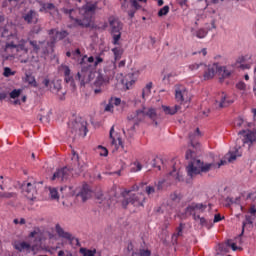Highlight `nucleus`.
Here are the masks:
<instances>
[{
  "mask_svg": "<svg viewBox=\"0 0 256 256\" xmlns=\"http://www.w3.org/2000/svg\"><path fill=\"white\" fill-rule=\"evenodd\" d=\"M13 197H15L13 192H0V199H11Z\"/></svg>",
  "mask_w": 256,
  "mask_h": 256,
  "instance_id": "nucleus-45",
  "label": "nucleus"
},
{
  "mask_svg": "<svg viewBox=\"0 0 256 256\" xmlns=\"http://www.w3.org/2000/svg\"><path fill=\"white\" fill-rule=\"evenodd\" d=\"M108 21L111 28V33H121V29H123V24H121L118 19H116L115 17H110Z\"/></svg>",
  "mask_w": 256,
  "mask_h": 256,
  "instance_id": "nucleus-19",
  "label": "nucleus"
},
{
  "mask_svg": "<svg viewBox=\"0 0 256 256\" xmlns=\"http://www.w3.org/2000/svg\"><path fill=\"white\" fill-rule=\"evenodd\" d=\"M162 109H163L165 115H175V113H177V111L181 110V106L175 105L173 107H169V106L163 105Z\"/></svg>",
  "mask_w": 256,
  "mask_h": 256,
  "instance_id": "nucleus-27",
  "label": "nucleus"
},
{
  "mask_svg": "<svg viewBox=\"0 0 256 256\" xmlns=\"http://www.w3.org/2000/svg\"><path fill=\"white\" fill-rule=\"evenodd\" d=\"M171 201H181V196L177 192L170 194Z\"/></svg>",
  "mask_w": 256,
  "mask_h": 256,
  "instance_id": "nucleus-50",
  "label": "nucleus"
},
{
  "mask_svg": "<svg viewBox=\"0 0 256 256\" xmlns=\"http://www.w3.org/2000/svg\"><path fill=\"white\" fill-rule=\"evenodd\" d=\"M140 256H151V251L149 250H140Z\"/></svg>",
  "mask_w": 256,
  "mask_h": 256,
  "instance_id": "nucleus-62",
  "label": "nucleus"
},
{
  "mask_svg": "<svg viewBox=\"0 0 256 256\" xmlns=\"http://www.w3.org/2000/svg\"><path fill=\"white\" fill-rule=\"evenodd\" d=\"M249 213H250V215H253V216L256 215V207H255V205H252V206L250 207Z\"/></svg>",
  "mask_w": 256,
  "mask_h": 256,
  "instance_id": "nucleus-64",
  "label": "nucleus"
},
{
  "mask_svg": "<svg viewBox=\"0 0 256 256\" xmlns=\"http://www.w3.org/2000/svg\"><path fill=\"white\" fill-rule=\"evenodd\" d=\"M48 35L51 38V44L55 45L57 41H63L65 37H68L69 32H67V30L57 31L56 29H51L49 30Z\"/></svg>",
  "mask_w": 256,
  "mask_h": 256,
  "instance_id": "nucleus-10",
  "label": "nucleus"
},
{
  "mask_svg": "<svg viewBox=\"0 0 256 256\" xmlns=\"http://www.w3.org/2000/svg\"><path fill=\"white\" fill-rule=\"evenodd\" d=\"M26 81L29 85H32V87H37V80H35L34 76L27 74Z\"/></svg>",
  "mask_w": 256,
  "mask_h": 256,
  "instance_id": "nucleus-43",
  "label": "nucleus"
},
{
  "mask_svg": "<svg viewBox=\"0 0 256 256\" xmlns=\"http://www.w3.org/2000/svg\"><path fill=\"white\" fill-rule=\"evenodd\" d=\"M72 166L69 167H64L62 169H58L52 176V181H67L69 179L70 175H73L72 171H75V169H79L81 167V164L79 163V154L75 152L74 150L72 151Z\"/></svg>",
  "mask_w": 256,
  "mask_h": 256,
  "instance_id": "nucleus-4",
  "label": "nucleus"
},
{
  "mask_svg": "<svg viewBox=\"0 0 256 256\" xmlns=\"http://www.w3.org/2000/svg\"><path fill=\"white\" fill-rule=\"evenodd\" d=\"M205 209H207V205L193 202L188 207H186V213L192 215V217H195V215H199L198 213H204Z\"/></svg>",
  "mask_w": 256,
  "mask_h": 256,
  "instance_id": "nucleus-9",
  "label": "nucleus"
},
{
  "mask_svg": "<svg viewBox=\"0 0 256 256\" xmlns=\"http://www.w3.org/2000/svg\"><path fill=\"white\" fill-rule=\"evenodd\" d=\"M79 253L82 256H95V254L97 253V250L96 249L89 250L87 248L82 247L79 249Z\"/></svg>",
  "mask_w": 256,
  "mask_h": 256,
  "instance_id": "nucleus-35",
  "label": "nucleus"
},
{
  "mask_svg": "<svg viewBox=\"0 0 256 256\" xmlns=\"http://www.w3.org/2000/svg\"><path fill=\"white\" fill-rule=\"evenodd\" d=\"M186 159L189 160V163L186 167V173L190 179H195L197 175H203L213 171V169H219L222 165H226V160H221L218 164L215 162L205 163L201 159L195 158V151L188 150L185 155Z\"/></svg>",
  "mask_w": 256,
  "mask_h": 256,
  "instance_id": "nucleus-1",
  "label": "nucleus"
},
{
  "mask_svg": "<svg viewBox=\"0 0 256 256\" xmlns=\"http://www.w3.org/2000/svg\"><path fill=\"white\" fill-rule=\"evenodd\" d=\"M240 69H242L243 71H245V69H251V64H241L238 66Z\"/></svg>",
  "mask_w": 256,
  "mask_h": 256,
  "instance_id": "nucleus-63",
  "label": "nucleus"
},
{
  "mask_svg": "<svg viewBox=\"0 0 256 256\" xmlns=\"http://www.w3.org/2000/svg\"><path fill=\"white\" fill-rule=\"evenodd\" d=\"M22 191L30 201L37 200V182L30 181V182H23L22 184Z\"/></svg>",
  "mask_w": 256,
  "mask_h": 256,
  "instance_id": "nucleus-7",
  "label": "nucleus"
},
{
  "mask_svg": "<svg viewBox=\"0 0 256 256\" xmlns=\"http://www.w3.org/2000/svg\"><path fill=\"white\" fill-rule=\"evenodd\" d=\"M22 19H24L28 25H31L32 23L37 25V23H39V14L35 10H30L23 14Z\"/></svg>",
  "mask_w": 256,
  "mask_h": 256,
  "instance_id": "nucleus-14",
  "label": "nucleus"
},
{
  "mask_svg": "<svg viewBox=\"0 0 256 256\" xmlns=\"http://www.w3.org/2000/svg\"><path fill=\"white\" fill-rule=\"evenodd\" d=\"M234 125L236 127H243V125H245V120H243V118H237L235 121H234Z\"/></svg>",
  "mask_w": 256,
  "mask_h": 256,
  "instance_id": "nucleus-51",
  "label": "nucleus"
},
{
  "mask_svg": "<svg viewBox=\"0 0 256 256\" xmlns=\"http://www.w3.org/2000/svg\"><path fill=\"white\" fill-rule=\"evenodd\" d=\"M91 188L89 187V184H83L79 193L77 194V197H81L83 203L87 201V199H90L91 197Z\"/></svg>",
  "mask_w": 256,
  "mask_h": 256,
  "instance_id": "nucleus-18",
  "label": "nucleus"
},
{
  "mask_svg": "<svg viewBox=\"0 0 256 256\" xmlns=\"http://www.w3.org/2000/svg\"><path fill=\"white\" fill-rule=\"evenodd\" d=\"M145 108L142 110H136L128 115V121H134V124H129L130 127L127 130H123L124 135H128V137H132L135 135V125H139L141 121H145L146 118Z\"/></svg>",
  "mask_w": 256,
  "mask_h": 256,
  "instance_id": "nucleus-5",
  "label": "nucleus"
},
{
  "mask_svg": "<svg viewBox=\"0 0 256 256\" xmlns=\"http://www.w3.org/2000/svg\"><path fill=\"white\" fill-rule=\"evenodd\" d=\"M169 13V6H164L158 11V17H164V15H167Z\"/></svg>",
  "mask_w": 256,
  "mask_h": 256,
  "instance_id": "nucleus-48",
  "label": "nucleus"
},
{
  "mask_svg": "<svg viewBox=\"0 0 256 256\" xmlns=\"http://www.w3.org/2000/svg\"><path fill=\"white\" fill-rule=\"evenodd\" d=\"M241 155H243V152L241 151V146H239V147H234L232 150H230L225 157L228 163H233V161H235L237 157H241Z\"/></svg>",
  "mask_w": 256,
  "mask_h": 256,
  "instance_id": "nucleus-17",
  "label": "nucleus"
},
{
  "mask_svg": "<svg viewBox=\"0 0 256 256\" xmlns=\"http://www.w3.org/2000/svg\"><path fill=\"white\" fill-rule=\"evenodd\" d=\"M209 31H207L206 29L204 28H200L199 30H197L195 32V36L198 38V39H205V37H207Z\"/></svg>",
  "mask_w": 256,
  "mask_h": 256,
  "instance_id": "nucleus-37",
  "label": "nucleus"
},
{
  "mask_svg": "<svg viewBox=\"0 0 256 256\" xmlns=\"http://www.w3.org/2000/svg\"><path fill=\"white\" fill-rule=\"evenodd\" d=\"M155 186L148 185L145 187V193L148 195V197H151V195H155Z\"/></svg>",
  "mask_w": 256,
  "mask_h": 256,
  "instance_id": "nucleus-46",
  "label": "nucleus"
},
{
  "mask_svg": "<svg viewBox=\"0 0 256 256\" xmlns=\"http://www.w3.org/2000/svg\"><path fill=\"white\" fill-rule=\"evenodd\" d=\"M178 76H179V73L172 71L163 76V81L165 83H171V81H173V79H175V77H178Z\"/></svg>",
  "mask_w": 256,
  "mask_h": 256,
  "instance_id": "nucleus-33",
  "label": "nucleus"
},
{
  "mask_svg": "<svg viewBox=\"0 0 256 256\" xmlns=\"http://www.w3.org/2000/svg\"><path fill=\"white\" fill-rule=\"evenodd\" d=\"M99 5V1H90L87 2L81 9L83 12V19H79L75 17L77 15L76 9H67L63 8L62 12L64 15H68L69 19L73 21L74 25L77 27H90L93 16L95 15V11H97V7Z\"/></svg>",
  "mask_w": 256,
  "mask_h": 256,
  "instance_id": "nucleus-2",
  "label": "nucleus"
},
{
  "mask_svg": "<svg viewBox=\"0 0 256 256\" xmlns=\"http://www.w3.org/2000/svg\"><path fill=\"white\" fill-rule=\"evenodd\" d=\"M115 126H112L110 129V139L111 145L114 147V151H117L119 147H123V140H121V136L119 134H115Z\"/></svg>",
  "mask_w": 256,
  "mask_h": 256,
  "instance_id": "nucleus-13",
  "label": "nucleus"
},
{
  "mask_svg": "<svg viewBox=\"0 0 256 256\" xmlns=\"http://www.w3.org/2000/svg\"><path fill=\"white\" fill-rule=\"evenodd\" d=\"M110 77L107 74L98 72V75L94 81V87H105L109 85Z\"/></svg>",
  "mask_w": 256,
  "mask_h": 256,
  "instance_id": "nucleus-16",
  "label": "nucleus"
},
{
  "mask_svg": "<svg viewBox=\"0 0 256 256\" xmlns=\"http://www.w3.org/2000/svg\"><path fill=\"white\" fill-rule=\"evenodd\" d=\"M76 129H78L79 135H82V137H86L88 130H87V121L82 120L81 122L75 123Z\"/></svg>",
  "mask_w": 256,
  "mask_h": 256,
  "instance_id": "nucleus-23",
  "label": "nucleus"
},
{
  "mask_svg": "<svg viewBox=\"0 0 256 256\" xmlns=\"http://www.w3.org/2000/svg\"><path fill=\"white\" fill-rule=\"evenodd\" d=\"M110 102H112V104L115 105L116 107H119V105H121L120 98H110Z\"/></svg>",
  "mask_w": 256,
  "mask_h": 256,
  "instance_id": "nucleus-55",
  "label": "nucleus"
},
{
  "mask_svg": "<svg viewBox=\"0 0 256 256\" xmlns=\"http://www.w3.org/2000/svg\"><path fill=\"white\" fill-rule=\"evenodd\" d=\"M142 169H143V165H141V162L136 161L132 164L131 172L137 173V172L141 171Z\"/></svg>",
  "mask_w": 256,
  "mask_h": 256,
  "instance_id": "nucleus-40",
  "label": "nucleus"
},
{
  "mask_svg": "<svg viewBox=\"0 0 256 256\" xmlns=\"http://www.w3.org/2000/svg\"><path fill=\"white\" fill-rule=\"evenodd\" d=\"M193 219H194V221H199V224H200L202 227H206V225H207V220H206L204 217H201L199 214H194Z\"/></svg>",
  "mask_w": 256,
  "mask_h": 256,
  "instance_id": "nucleus-41",
  "label": "nucleus"
},
{
  "mask_svg": "<svg viewBox=\"0 0 256 256\" xmlns=\"http://www.w3.org/2000/svg\"><path fill=\"white\" fill-rule=\"evenodd\" d=\"M201 137V131L199 128H196V130L193 133H190L189 139H190V144L193 149H200L201 144L199 143V138Z\"/></svg>",
  "mask_w": 256,
  "mask_h": 256,
  "instance_id": "nucleus-15",
  "label": "nucleus"
},
{
  "mask_svg": "<svg viewBox=\"0 0 256 256\" xmlns=\"http://www.w3.org/2000/svg\"><path fill=\"white\" fill-rule=\"evenodd\" d=\"M202 71H204V74H203L204 81H209L210 79H213L215 77L217 67L215 65L213 66L206 65V68H203Z\"/></svg>",
  "mask_w": 256,
  "mask_h": 256,
  "instance_id": "nucleus-20",
  "label": "nucleus"
},
{
  "mask_svg": "<svg viewBox=\"0 0 256 256\" xmlns=\"http://www.w3.org/2000/svg\"><path fill=\"white\" fill-rule=\"evenodd\" d=\"M39 11L40 13H49L54 19L59 17V8L53 3H43Z\"/></svg>",
  "mask_w": 256,
  "mask_h": 256,
  "instance_id": "nucleus-11",
  "label": "nucleus"
},
{
  "mask_svg": "<svg viewBox=\"0 0 256 256\" xmlns=\"http://www.w3.org/2000/svg\"><path fill=\"white\" fill-rule=\"evenodd\" d=\"M192 98L193 96L187 87L181 84L175 85V99L180 105H183V103H191Z\"/></svg>",
  "mask_w": 256,
  "mask_h": 256,
  "instance_id": "nucleus-6",
  "label": "nucleus"
},
{
  "mask_svg": "<svg viewBox=\"0 0 256 256\" xmlns=\"http://www.w3.org/2000/svg\"><path fill=\"white\" fill-rule=\"evenodd\" d=\"M62 71L64 73V81L66 83H73V75L71 74V68L67 65H62Z\"/></svg>",
  "mask_w": 256,
  "mask_h": 256,
  "instance_id": "nucleus-25",
  "label": "nucleus"
},
{
  "mask_svg": "<svg viewBox=\"0 0 256 256\" xmlns=\"http://www.w3.org/2000/svg\"><path fill=\"white\" fill-rule=\"evenodd\" d=\"M232 103L233 100L231 99V96L227 95L225 92H219L215 97L216 109H225V107H229Z\"/></svg>",
  "mask_w": 256,
  "mask_h": 256,
  "instance_id": "nucleus-8",
  "label": "nucleus"
},
{
  "mask_svg": "<svg viewBox=\"0 0 256 256\" xmlns=\"http://www.w3.org/2000/svg\"><path fill=\"white\" fill-rule=\"evenodd\" d=\"M100 63H103V58L101 56H97L94 60V67H97Z\"/></svg>",
  "mask_w": 256,
  "mask_h": 256,
  "instance_id": "nucleus-59",
  "label": "nucleus"
},
{
  "mask_svg": "<svg viewBox=\"0 0 256 256\" xmlns=\"http://www.w3.org/2000/svg\"><path fill=\"white\" fill-rule=\"evenodd\" d=\"M55 230H56L58 237H61L62 239H67V241H73L75 239L73 237V234H71L69 232H65V230L59 224H56Z\"/></svg>",
  "mask_w": 256,
  "mask_h": 256,
  "instance_id": "nucleus-21",
  "label": "nucleus"
},
{
  "mask_svg": "<svg viewBox=\"0 0 256 256\" xmlns=\"http://www.w3.org/2000/svg\"><path fill=\"white\" fill-rule=\"evenodd\" d=\"M101 152L100 155L101 157H107V155H109V151L106 148H103L100 146Z\"/></svg>",
  "mask_w": 256,
  "mask_h": 256,
  "instance_id": "nucleus-61",
  "label": "nucleus"
},
{
  "mask_svg": "<svg viewBox=\"0 0 256 256\" xmlns=\"http://www.w3.org/2000/svg\"><path fill=\"white\" fill-rule=\"evenodd\" d=\"M151 89H153V82H149L142 89V99H147L151 95Z\"/></svg>",
  "mask_w": 256,
  "mask_h": 256,
  "instance_id": "nucleus-31",
  "label": "nucleus"
},
{
  "mask_svg": "<svg viewBox=\"0 0 256 256\" xmlns=\"http://www.w3.org/2000/svg\"><path fill=\"white\" fill-rule=\"evenodd\" d=\"M145 201H147V197L143 193H136L130 196V203L134 207H144Z\"/></svg>",
  "mask_w": 256,
  "mask_h": 256,
  "instance_id": "nucleus-12",
  "label": "nucleus"
},
{
  "mask_svg": "<svg viewBox=\"0 0 256 256\" xmlns=\"http://www.w3.org/2000/svg\"><path fill=\"white\" fill-rule=\"evenodd\" d=\"M145 114L146 117H149V119L154 121V125L157 127L158 123L157 121H155V119H157V111L155 110V108H149L148 110L145 109Z\"/></svg>",
  "mask_w": 256,
  "mask_h": 256,
  "instance_id": "nucleus-29",
  "label": "nucleus"
},
{
  "mask_svg": "<svg viewBox=\"0 0 256 256\" xmlns=\"http://www.w3.org/2000/svg\"><path fill=\"white\" fill-rule=\"evenodd\" d=\"M237 89H239L240 91H245L247 84H245V82L240 81L236 84Z\"/></svg>",
  "mask_w": 256,
  "mask_h": 256,
  "instance_id": "nucleus-53",
  "label": "nucleus"
},
{
  "mask_svg": "<svg viewBox=\"0 0 256 256\" xmlns=\"http://www.w3.org/2000/svg\"><path fill=\"white\" fill-rule=\"evenodd\" d=\"M49 91H51V93H59L61 91V81L53 80L50 84Z\"/></svg>",
  "mask_w": 256,
  "mask_h": 256,
  "instance_id": "nucleus-30",
  "label": "nucleus"
},
{
  "mask_svg": "<svg viewBox=\"0 0 256 256\" xmlns=\"http://www.w3.org/2000/svg\"><path fill=\"white\" fill-rule=\"evenodd\" d=\"M27 41L21 39L18 44L13 42L7 43L5 45L4 51L8 54V57H19L22 63H27L29 61V48L27 47Z\"/></svg>",
  "mask_w": 256,
  "mask_h": 256,
  "instance_id": "nucleus-3",
  "label": "nucleus"
},
{
  "mask_svg": "<svg viewBox=\"0 0 256 256\" xmlns=\"http://www.w3.org/2000/svg\"><path fill=\"white\" fill-rule=\"evenodd\" d=\"M245 225H253V217H251L250 215L245 216V221L243 222V225H242L241 235H243V233H245Z\"/></svg>",
  "mask_w": 256,
  "mask_h": 256,
  "instance_id": "nucleus-39",
  "label": "nucleus"
},
{
  "mask_svg": "<svg viewBox=\"0 0 256 256\" xmlns=\"http://www.w3.org/2000/svg\"><path fill=\"white\" fill-rule=\"evenodd\" d=\"M136 81L137 77H135V73H129L126 75L125 79L123 80V83L126 85V89H131V87L135 85Z\"/></svg>",
  "mask_w": 256,
  "mask_h": 256,
  "instance_id": "nucleus-24",
  "label": "nucleus"
},
{
  "mask_svg": "<svg viewBox=\"0 0 256 256\" xmlns=\"http://www.w3.org/2000/svg\"><path fill=\"white\" fill-rule=\"evenodd\" d=\"M81 57V50L77 48L76 50L72 51V59L77 60Z\"/></svg>",
  "mask_w": 256,
  "mask_h": 256,
  "instance_id": "nucleus-49",
  "label": "nucleus"
},
{
  "mask_svg": "<svg viewBox=\"0 0 256 256\" xmlns=\"http://www.w3.org/2000/svg\"><path fill=\"white\" fill-rule=\"evenodd\" d=\"M89 75V68H82L81 72L77 73L76 79L84 86L85 83L89 82Z\"/></svg>",
  "mask_w": 256,
  "mask_h": 256,
  "instance_id": "nucleus-22",
  "label": "nucleus"
},
{
  "mask_svg": "<svg viewBox=\"0 0 256 256\" xmlns=\"http://www.w3.org/2000/svg\"><path fill=\"white\" fill-rule=\"evenodd\" d=\"M131 6L135 9V11L141 9V5H139V2L137 0H131Z\"/></svg>",
  "mask_w": 256,
  "mask_h": 256,
  "instance_id": "nucleus-54",
  "label": "nucleus"
},
{
  "mask_svg": "<svg viewBox=\"0 0 256 256\" xmlns=\"http://www.w3.org/2000/svg\"><path fill=\"white\" fill-rule=\"evenodd\" d=\"M23 90L21 89H14L12 92H10V98L11 99H17V97H20Z\"/></svg>",
  "mask_w": 256,
  "mask_h": 256,
  "instance_id": "nucleus-47",
  "label": "nucleus"
},
{
  "mask_svg": "<svg viewBox=\"0 0 256 256\" xmlns=\"http://www.w3.org/2000/svg\"><path fill=\"white\" fill-rule=\"evenodd\" d=\"M29 43L33 49V53H39V51H41V46L43 45V42H37V40H30Z\"/></svg>",
  "mask_w": 256,
  "mask_h": 256,
  "instance_id": "nucleus-34",
  "label": "nucleus"
},
{
  "mask_svg": "<svg viewBox=\"0 0 256 256\" xmlns=\"http://www.w3.org/2000/svg\"><path fill=\"white\" fill-rule=\"evenodd\" d=\"M223 219H225V217L221 216V214H215L214 216V223H219V221H223Z\"/></svg>",
  "mask_w": 256,
  "mask_h": 256,
  "instance_id": "nucleus-56",
  "label": "nucleus"
},
{
  "mask_svg": "<svg viewBox=\"0 0 256 256\" xmlns=\"http://www.w3.org/2000/svg\"><path fill=\"white\" fill-rule=\"evenodd\" d=\"M112 35V43L113 45H119V41L121 40V32H115V33H111Z\"/></svg>",
  "mask_w": 256,
  "mask_h": 256,
  "instance_id": "nucleus-42",
  "label": "nucleus"
},
{
  "mask_svg": "<svg viewBox=\"0 0 256 256\" xmlns=\"http://www.w3.org/2000/svg\"><path fill=\"white\" fill-rule=\"evenodd\" d=\"M188 67L190 71H203V69H207V64L200 62V63L190 64Z\"/></svg>",
  "mask_w": 256,
  "mask_h": 256,
  "instance_id": "nucleus-32",
  "label": "nucleus"
},
{
  "mask_svg": "<svg viewBox=\"0 0 256 256\" xmlns=\"http://www.w3.org/2000/svg\"><path fill=\"white\" fill-rule=\"evenodd\" d=\"M219 73L222 76V79H227L231 77L233 69L230 66H222L219 68Z\"/></svg>",
  "mask_w": 256,
  "mask_h": 256,
  "instance_id": "nucleus-26",
  "label": "nucleus"
},
{
  "mask_svg": "<svg viewBox=\"0 0 256 256\" xmlns=\"http://www.w3.org/2000/svg\"><path fill=\"white\" fill-rule=\"evenodd\" d=\"M105 111L113 112V104H112L111 100H109L108 104L106 105Z\"/></svg>",
  "mask_w": 256,
  "mask_h": 256,
  "instance_id": "nucleus-58",
  "label": "nucleus"
},
{
  "mask_svg": "<svg viewBox=\"0 0 256 256\" xmlns=\"http://www.w3.org/2000/svg\"><path fill=\"white\" fill-rule=\"evenodd\" d=\"M181 235H183V224L176 228V233L172 235L173 241H177V238L181 237Z\"/></svg>",
  "mask_w": 256,
  "mask_h": 256,
  "instance_id": "nucleus-38",
  "label": "nucleus"
},
{
  "mask_svg": "<svg viewBox=\"0 0 256 256\" xmlns=\"http://www.w3.org/2000/svg\"><path fill=\"white\" fill-rule=\"evenodd\" d=\"M3 75H4V77H11V75H15V72L11 71V68L6 67L4 69Z\"/></svg>",
  "mask_w": 256,
  "mask_h": 256,
  "instance_id": "nucleus-52",
  "label": "nucleus"
},
{
  "mask_svg": "<svg viewBox=\"0 0 256 256\" xmlns=\"http://www.w3.org/2000/svg\"><path fill=\"white\" fill-rule=\"evenodd\" d=\"M14 248L20 252L31 251V244L27 242H17L14 244Z\"/></svg>",
  "mask_w": 256,
  "mask_h": 256,
  "instance_id": "nucleus-28",
  "label": "nucleus"
},
{
  "mask_svg": "<svg viewBox=\"0 0 256 256\" xmlns=\"http://www.w3.org/2000/svg\"><path fill=\"white\" fill-rule=\"evenodd\" d=\"M112 53L114 54L115 61H119V59H121V57L123 56V48L121 47L112 48Z\"/></svg>",
  "mask_w": 256,
  "mask_h": 256,
  "instance_id": "nucleus-36",
  "label": "nucleus"
},
{
  "mask_svg": "<svg viewBox=\"0 0 256 256\" xmlns=\"http://www.w3.org/2000/svg\"><path fill=\"white\" fill-rule=\"evenodd\" d=\"M42 83L44 84V87H46V89L49 90V88L51 87V80H49V78H45Z\"/></svg>",
  "mask_w": 256,
  "mask_h": 256,
  "instance_id": "nucleus-57",
  "label": "nucleus"
},
{
  "mask_svg": "<svg viewBox=\"0 0 256 256\" xmlns=\"http://www.w3.org/2000/svg\"><path fill=\"white\" fill-rule=\"evenodd\" d=\"M245 61H247V58H245V56H241L237 59L236 63L237 65H243Z\"/></svg>",
  "mask_w": 256,
  "mask_h": 256,
  "instance_id": "nucleus-60",
  "label": "nucleus"
},
{
  "mask_svg": "<svg viewBox=\"0 0 256 256\" xmlns=\"http://www.w3.org/2000/svg\"><path fill=\"white\" fill-rule=\"evenodd\" d=\"M49 191L51 199L59 201V192L57 191V188H50Z\"/></svg>",
  "mask_w": 256,
  "mask_h": 256,
  "instance_id": "nucleus-44",
  "label": "nucleus"
}]
</instances>
